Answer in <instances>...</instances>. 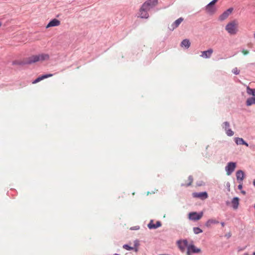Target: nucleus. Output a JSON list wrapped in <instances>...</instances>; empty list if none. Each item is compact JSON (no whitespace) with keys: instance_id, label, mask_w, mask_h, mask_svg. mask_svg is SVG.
<instances>
[{"instance_id":"f257e3e1","label":"nucleus","mask_w":255,"mask_h":255,"mask_svg":"<svg viewBox=\"0 0 255 255\" xmlns=\"http://www.w3.org/2000/svg\"><path fill=\"white\" fill-rule=\"evenodd\" d=\"M49 59V55L46 53H41L38 55H33L26 57L22 61L23 64H31L37 62H42L47 61Z\"/></svg>"},{"instance_id":"f03ea898","label":"nucleus","mask_w":255,"mask_h":255,"mask_svg":"<svg viewBox=\"0 0 255 255\" xmlns=\"http://www.w3.org/2000/svg\"><path fill=\"white\" fill-rule=\"evenodd\" d=\"M238 25L237 21H232L226 25L225 29L230 35H235L238 31Z\"/></svg>"},{"instance_id":"7ed1b4c3","label":"nucleus","mask_w":255,"mask_h":255,"mask_svg":"<svg viewBox=\"0 0 255 255\" xmlns=\"http://www.w3.org/2000/svg\"><path fill=\"white\" fill-rule=\"evenodd\" d=\"M203 215V212L202 211L200 212H192L188 214V218L190 220L197 221L199 220Z\"/></svg>"},{"instance_id":"20e7f679","label":"nucleus","mask_w":255,"mask_h":255,"mask_svg":"<svg viewBox=\"0 0 255 255\" xmlns=\"http://www.w3.org/2000/svg\"><path fill=\"white\" fill-rule=\"evenodd\" d=\"M201 252L200 249L196 247L194 245L191 244L187 247V255H192V254H198Z\"/></svg>"},{"instance_id":"39448f33","label":"nucleus","mask_w":255,"mask_h":255,"mask_svg":"<svg viewBox=\"0 0 255 255\" xmlns=\"http://www.w3.org/2000/svg\"><path fill=\"white\" fill-rule=\"evenodd\" d=\"M157 3V0H147L142 5L145 7L146 9L149 10L151 8L156 6Z\"/></svg>"},{"instance_id":"423d86ee","label":"nucleus","mask_w":255,"mask_h":255,"mask_svg":"<svg viewBox=\"0 0 255 255\" xmlns=\"http://www.w3.org/2000/svg\"><path fill=\"white\" fill-rule=\"evenodd\" d=\"M236 163L234 162H229L228 163L225 167V170L228 175H231L234 172L236 167Z\"/></svg>"},{"instance_id":"0eeeda50","label":"nucleus","mask_w":255,"mask_h":255,"mask_svg":"<svg viewBox=\"0 0 255 255\" xmlns=\"http://www.w3.org/2000/svg\"><path fill=\"white\" fill-rule=\"evenodd\" d=\"M222 128L224 129L226 134L229 136H232L234 135V131L230 128V123L228 122H225L223 123Z\"/></svg>"},{"instance_id":"6e6552de","label":"nucleus","mask_w":255,"mask_h":255,"mask_svg":"<svg viewBox=\"0 0 255 255\" xmlns=\"http://www.w3.org/2000/svg\"><path fill=\"white\" fill-rule=\"evenodd\" d=\"M192 196L194 198H199L203 200L208 198V195L206 191H204L201 192H193Z\"/></svg>"},{"instance_id":"1a4fd4ad","label":"nucleus","mask_w":255,"mask_h":255,"mask_svg":"<svg viewBox=\"0 0 255 255\" xmlns=\"http://www.w3.org/2000/svg\"><path fill=\"white\" fill-rule=\"evenodd\" d=\"M148 10H149L146 9L145 7L142 5L139 10V17L141 18H148L149 17V14L148 13Z\"/></svg>"},{"instance_id":"9d476101","label":"nucleus","mask_w":255,"mask_h":255,"mask_svg":"<svg viewBox=\"0 0 255 255\" xmlns=\"http://www.w3.org/2000/svg\"><path fill=\"white\" fill-rule=\"evenodd\" d=\"M188 241L187 240H178L177 242L178 248L180 249L181 251L183 252L186 247H188Z\"/></svg>"},{"instance_id":"9b49d317","label":"nucleus","mask_w":255,"mask_h":255,"mask_svg":"<svg viewBox=\"0 0 255 255\" xmlns=\"http://www.w3.org/2000/svg\"><path fill=\"white\" fill-rule=\"evenodd\" d=\"M162 226V223L160 221H158L155 224L153 223V220H151L149 223L147 224V227L149 229H156Z\"/></svg>"},{"instance_id":"f8f14e48","label":"nucleus","mask_w":255,"mask_h":255,"mask_svg":"<svg viewBox=\"0 0 255 255\" xmlns=\"http://www.w3.org/2000/svg\"><path fill=\"white\" fill-rule=\"evenodd\" d=\"M213 53V50L210 48L206 51H201L200 56L203 58H210Z\"/></svg>"},{"instance_id":"ddd939ff","label":"nucleus","mask_w":255,"mask_h":255,"mask_svg":"<svg viewBox=\"0 0 255 255\" xmlns=\"http://www.w3.org/2000/svg\"><path fill=\"white\" fill-rule=\"evenodd\" d=\"M237 180L239 183L242 182L245 177V174L242 170H238L236 172Z\"/></svg>"},{"instance_id":"4468645a","label":"nucleus","mask_w":255,"mask_h":255,"mask_svg":"<svg viewBox=\"0 0 255 255\" xmlns=\"http://www.w3.org/2000/svg\"><path fill=\"white\" fill-rule=\"evenodd\" d=\"M60 24V21L59 20L54 18L48 23V24L46 25V28H48L50 27L57 26Z\"/></svg>"},{"instance_id":"2eb2a0df","label":"nucleus","mask_w":255,"mask_h":255,"mask_svg":"<svg viewBox=\"0 0 255 255\" xmlns=\"http://www.w3.org/2000/svg\"><path fill=\"white\" fill-rule=\"evenodd\" d=\"M234 140L237 145H245L247 147L249 146V144L243 138L235 137Z\"/></svg>"},{"instance_id":"dca6fc26","label":"nucleus","mask_w":255,"mask_h":255,"mask_svg":"<svg viewBox=\"0 0 255 255\" xmlns=\"http://www.w3.org/2000/svg\"><path fill=\"white\" fill-rule=\"evenodd\" d=\"M240 199L238 197H234L231 201L232 206L234 209H238L239 205Z\"/></svg>"},{"instance_id":"f3484780","label":"nucleus","mask_w":255,"mask_h":255,"mask_svg":"<svg viewBox=\"0 0 255 255\" xmlns=\"http://www.w3.org/2000/svg\"><path fill=\"white\" fill-rule=\"evenodd\" d=\"M52 76H53V74H46V75H42L41 76H39L37 78H36L34 81H33L32 82V84H36V83L41 81V80L44 79H46V78H49V77H51Z\"/></svg>"},{"instance_id":"a211bd4d","label":"nucleus","mask_w":255,"mask_h":255,"mask_svg":"<svg viewBox=\"0 0 255 255\" xmlns=\"http://www.w3.org/2000/svg\"><path fill=\"white\" fill-rule=\"evenodd\" d=\"M232 8H229L228 10H227L220 15V19L223 20L227 18L229 16V15L232 13Z\"/></svg>"},{"instance_id":"6ab92c4d","label":"nucleus","mask_w":255,"mask_h":255,"mask_svg":"<svg viewBox=\"0 0 255 255\" xmlns=\"http://www.w3.org/2000/svg\"><path fill=\"white\" fill-rule=\"evenodd\" d=\"M219 222L215 219H210L207 221L205 223V225L207 228L211 227V225L213 224H218Z\"/></svg>"},{"instance_id":"aec40b11","label":"nucleus","mask_w":255,"mask_h":255,"mask_svg":"<svg viewBox=\"0 0 255 255\" xmlns=\"http://www.w3.org/2000/svg\"><path fill=\"white\" fill-rule=\"evenodd\" d=\"M206 10L209 14H213L216 11V7L214 5L208 4L206 6Z\"/></svg>"},{"instance_id":"412c9836","label":"nucleus","mask_w":255,"mask_h":255,"mask_svg":"<svg viewBox=\"0 0 255 255\" xmlns=\"http://www.w3.org/2000/svg\"><path fill=\"white\" fill-rule=\"evenodd\" d=\"M183 21L182 17H180L175 21V22L172 25L173 29L177 27L179 24Z\"/></svg>"},{"instance_id":"4be33fe9","label":"nucleus","mask_w":255,"mask_h":255,"mask_svg":"<svg viewBox=\"0 0 255 255\" xmlns=\"http://www.w3.org/2000/svg\"><path fill=\"white\" fill-rule=\"evenodd\" d=\"M190 46V42L187 39L183 40L181 43V47H185L186 48H188Z\"/></svg>"},{"instance_id":"5701e85b","label":"nucleus","mask_w":255,"mask_h":255,"mask_svg":"<svg viewBox=\"0 0 255 255\" xmlns=\"http://www.w3.org/2000/svg\"><path fill=\"white\" fill-rule=\"evenodd\" d=\"M188 180H189V182L187 184H181V186H185V187H188L190 185H191L193 181V177L192 175H189L188 176Z\"/></svg>"},{"instance_id":"b1692460","label":"nucleus","mask_w":255,"mask_h":255,"mask_svg":"<svg viewBox=\"0 0 255 255\" xmlns=\"http://www.w3.org/2000/svg\"><path fill=\"white\" fill-rule=\"evenodd\" d=\"M246 104L247 106H251L252 104H255V97L248 99Z\"/></svg>"},{"instance_id":"393cba45","label":"nucleus","mask_w":255,"mask_h":255,"mask_svg":"<svg viewBox=\"0 0 255 255\" xmlns=\"http://www.w3.org/2000/svg\"><path fill=\"white\" fill-rule=\"evenodd\" d=\"M247 93L249 95L255 96V89H251L248 86L247 87Z\"/></svg>"},{"instance_id":"a878e982","label":"nucleus","mask_w":255,"mask_h":255,"mask_svg":"<svg viewBox=\"0 0 255 255\" xmlns=\"http://www.w3.org/2000/svg\"><path fill=\"white\" fill-rule=\"evenodd\" d=\"M139 246V241L138 240H135L134 241V247L133 250L135 252H137L138 250L137 247Z\"/></svg>"},{"instance_id":"bb28decb","label":"nucleus","mask_w":255,"mask_h":255,"mask_svg":"<svg viewBox=\"0 0 255 255\" xmlns=\"http://www.w3.org/2000/svg\"><path fill=\"white\" fill-rule=\"evenodd\" d=\"M193 230L195 234H198L203 232V230L199 227H194Z\"/></svg>"},{"instance_id":"cd10ccee","label":"nucleus","mask_w":255,"mask_h":255,"mask_svg":"<svg viewBox=\"0 0 255 255\" xmlns=\"http://www.w3.org/2000/svg\"><path fill=\"white\" fill-rule=\"evenodd\" d=\"M123 247L124 249H125L128 251H131V250H133V247H131L128 244H125Z\"/></svg>"},{"instance_id":"c85d7f7f","label":"nucleus","mask_w":255,"mask_h":255,"mask_svg":"<svg viewBox=\"0 0 255 255\" xmlns=\"http://www.w3.org/2000/svg\"><path fill=\"white\" fill-rule=\"evenodd\" d=\"M232 72L236 75H238L240 73V70L237 67L234 68Z\"/></svg>"},{"instance_id":"c756f323","label":"nucleus","mask_w":255,"mask_h":255,"mask_svg":"<svg viewBox=\"0 0 255 255\" xmlns=\"http://www.w3.org/2000/svg\"><path fill=\"white\" fill-rule=\"evenodd\" d=\"M218 0H213L211 2H210L208 4L210 5H214L217 2Z\"/></svg>"},{"instance_id":"7c9ffc66","label":"nucleus","mask_w":255,"mask_h":255,"mask_svg":"<svg viewBox=\"0 0 255 255\" xmlns=\"http://www.w3.org/2000/svg\"><path fill=\"white\" fill-rule=\"evenodd\" d=\"M196 185L198 186H201L204 185V182L202 181H199V182H197L196 183Z\"/></svg>"},{"instance_id":"2f4dec72","label":"nucleus","mask_w":255,"mask_h":255,"mask_svg":"<svg viewBox=\"0 0 255 255\" xmlns=\"http://www.w3.org/2000/svg\"><path fill=\"white\" fill-rule=\"evenodd\" d=\"M139 229V227L137 226L131 227L130 229L131 230H138Z\"/></svg>"},{"instance_id":"473e14b6","label":"nucleus","mask_w":255,"mask_h":255,"mask_svg":"<svg viewBox=\"0 0 255 255\" xmlns=\"http://www.w3.org/2000/svg\"><path fill=\"white\" fill-rule=\"evenodd\" d=\"M240 184L238 185V188L239 190H242L243 188V184L242 183H240Z\"/></svg>"},{"instance_id":"72a5a7b5","label":"nucleus","mask_w":255,"mask_h":255,"mask_svg":"<svg viewBox=\"0 0 255 255\" xmlns=\"http://www.w3.org/2000/svg\"><path fill=\"white\" fill-rule=\"evenodd\" d=\"M242 53H243L244 55H247V54H248L249 53V51H248V50H243L242 51Z\"/></svg>"},{"instance_id":"f704fd0d","label":"nucleus","mask_w":255,"mask_h":255,"mask_svg":"<svg viewBox=\"0 0 255 255\" xmlns=\"http://www.w3.org/2000/svg\"><path fill=\"white\" fill-rule=\"evenodd\" d=\"M225 236L227 237V238H229L231 237V234L230 233H229L228 234H226Z\"/></svg>"},{"instance_id":"c9c22d12","label":"nucleus","mask_w":255,"mask_h":255,"mask_svg":"<svg viewBox=\"0 0 255 255\" xmlns=\"http://www.w3.org/2000/svg\"><path fill=\"white\" fill-rule=\"evenodd\" d=\"M227 186L228 187V190L230 191V184L229 182H228L227 183Z\"/></svg>"},{"instance_id":"e433bc0d","label":"nucleus","mask_w":255,"mask_h":255,"mask_svg":"<svg viewBox=\"0 0 255 255\" xmlns=\"http://www.w3.org/2000/svg\"><path fill=\"white\" fill-rule=\"evenodd\" d=\"M241 192L243 195H246V192L245 190H241Z\"/></svg>"},{"instance_id":"4c0bfd02","label":"nucleus","mask_w":255,"mask_h":255,"mask_svg":"<svg viewBox=\"0 0 255 255\" xmlns=\"http://www.w3.org/2000/svg\"><path fill=\"white\" fill-rule=\"evenodd\" d=\"M226 204L227 206H229L230 205L231 203L229 201H226Z\"/></svg>"},{"instance_id":"58836bf2","label":"nucleus","mask_w":255,"mask_h":255,"mask_svg":"<svg viewBox=\"0 0 255 255\" xmlns=\"http://www.w3.org/2000/svg\"><path fill=\"white\" fill-rule=\"evenodd\" d=\"M221 225H222V226L223 227H224V226H225V223H224V222H222L221 223Z\"/></svg>"},{"instance_id":"ea45409f","label":"nucleus","mask_w":255,"mask_h":255,"mask_svg":"<svg viewBox=\"0 0 255 255\" xmlns=\"http://www.w3.org/2000/svg\"><path fill=\"white\" fill-rule=\"evenodd\" d=\"M253 185L255 187V179L253 181Z\"/></svg>"},{"instance_id":"a19ab883","label":"nucleus","mask_w":255,"mask_h":255,"mask_svg":"<svg viewBox=\"0 0 255 255\" xmlns=\"http://www.w3.org/2000/svg\"><path fill=\"white\" fill-rule=\"evenodd\" d=\"M254 38L255 39V33H254Z\"/></svg>"},{"instance_id":"79ce46f5","label":"nucleus","mask_w":255,"mask_h":255,"mask_svg":"<svg viewBox=\"0 0 255 255\" xmlns=\"http://www.w3.org/2000/svg\"><path fill=\"white\" fill-rule=\"evenodd\" d=\"M113 255H119V254H114Z\"/></svg>"},{"instance_id":"37998d69","label":"nucleus","mask_w":255,"mask_h":255,"mask_svg":"<svg viewBox=\"0 0 255 255\" xmlns=\"http://www.w3.org/2000/svg\"><path fill=\"white\" fill-rule=\"evenodd\" d=\"M244 255H249L248 254H247V253H245V254H244Z\"/></svg>"},{"instance_id":"c03bdc74","label":"nucleus","mask_w":255,"mask_h":255,"mask_svg":"<svg viewBox=\"0 0 255 255\" xmlns=\"http://www.w3.org/2000/svg\"><path fill=\"white\" fill-rule=\"evenodd\" d=\"M253 255H255V252L253 253Z\"/></svg>"},{"instance_id":"a18cd8bd","label":"nucleus","mask_w":255,"mask_h":255,"mask_svg":"<svg viewBox=\"0 0 255 255\" xmlns=\"http://www.w3.org/2000/svg\"><path fill=\"white\" fill-rule=\"evenodd\" d=\"M1 23L0 22V27L1 26Z\"/></svg>"},{"instance_id":"49530a36","label":"nucleus","mask_w":255,"mask_h":255,"mask_svg":"<svg viewBox=\"0 0 255 255\" xmlns=\"http://www.w3.org/2000/svg\"><path fill=\"white\" fill-rule=\"evenodd\" d=\"M254 208H255V205H254Z\"/></svg>"}]
</instances>
